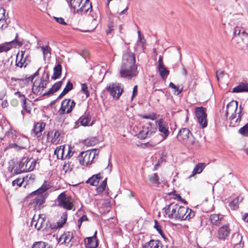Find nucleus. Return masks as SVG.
Here are the masks:
<instances>
[{
  "label": "nucleus",
  "instance_id": "obj_1",
  "mask_svg": "<svg viewBox=\"0 0 248 248\" xmlns=\"http://www.w3.org/2000/svg\"><path fill=\"white\" fill-rule=\"evenodd\" d=\"M163 210L169 218L175 220H189L195 216L191 209L174 203L164 207Z\"/></svg>",
  "mask_w": 248,
  "mask_h": 248
},
{
  "label": "nucleus",
  "instance_id": "obj_2",
  "mask_svg": "<svg viewBox=\"0 0 248 248\" xmlns=\"http://www.w3.org/2000/svg\"><path fill=\"white\" fill-rule=\"evenodd\" d=\"M135 62L136 58L134 53L128 52L123 55L120 71L122 78L131 79L137 76L138 72Z\"/></svg>",
  "mask_w": 248,
  "mask_h": 248
},
{
  "label": "nucleus",
  "instance_id": "obj_3",
  "mask_svg": "<svg viewBox=\"0 0 248 248\" xmlns=\"http://www.w3.org/2000/svg\"><path fill=\"white\" fill-rule=\"evenodd\" d=\"M70 5L75 11L81 14L86 13L92 8L90 0H71Z\"/></svg>",
  "mask_w": 248,
  "mask_h": 248
},
{
  "label": "nucleus",
  "instance_id": "obj_4",
  "mask_svg": "<svg viewBox=\"0 0 248 248\" xmlns=\"http://www.w3.org/2000/svg\"><path fill=\"white\" fill-rule=\"evenodd\" d=\"M237 107L238 102L234 100L230 102L226 107L227 110L226 112V116L228 117L230 115L229 119L231 121H233L234 119L237 117V119L235 121L236 123L240 122L241 118L242 109L241 106H240V110H239L238 112L236 113Z\"/></svg>",
  "mask_w": 248,
  "mask_h": 248
},
{
  "label": "nucleus",
  "instance_id": "obj_5",
  "mask_svg": "<svg viewBox=\"0 0 248 248\" xmlns=\"http://www.w3.org/2000/svg\"><path fill=\"white\" fill-rule=\"evenodd\" d=\"M56 202L57 203L58 206L68 210H75L74 204L73 203V199L69 195L65 194V192L61 193L56 200Z\"/></svg>",
  "mask_w": 248,
  "mask_h": 248
},
{
  "label": "nucleus",
  "instance_id": "obj_6",
  "mask_svg": "<svg viewBox=\"0 0 248 248\" xmlns=\"http://www.w3.org/2000/svg\"><path fill=\"white\" fill-rule=\"evenodd\" d=\"M31 62L29 50H21L16 55V65L20 68L26 67Z\"/></svg>",
  "mask_w": 248,
  "mask_h": 248
},
{
  "label": "nucleus",
  "instance_id": "obj_7",
  "mask_svg": "<svg viewBox=\"0 0 248 248\" xmlns=\"http://www.w3.org/2000/svg\"><path fill=\"white\" fill-rule=\"evenodd\" d=\"M49 75L46 74L45 77H43L39 80H36L33 85L32 88V92L34 93L39 95L42 94L43 91L46 86L48 82Z\"/></svg>",
  "mask_w": 248,
  "mask_h": 248
},
{
  "label": "nucleus",
  "instance_id": "obj_8",
  "mask_svg": "<svg viewBox=\"0 0 248 248\" xmlns=\"http://www.w3.org/2000/svg\"><path fill=\"white\" fill-rule=\"evenodd\" d=\"M96 150L94 149L93 150V152L86 151L81 152L78 156L79 163L83 166L90 165L96 155Z\"/></svg>",
  "mask_w": 248,
  "mask_h": 248
},
{
  "label": "nucleus",
  "instance_id": "obj_9",
  "mask_svg": "<svg viewBox=\"0 0 248 248\" xmlns=\"http://www.w3.org/2000/svg\"><path fill=\"white\" fill-rule=\"evenodd\" d=\"M195 115L200 126L202 128L206 127L207 125L206 108L202 107L196 108Z\"/></svg>",
  "mask_w": 248,
  "mask_h": 248
},
{
  "label": "nucleus",
  "instance_id": "obj_10",
  "mask_svg": "<svg viewBox=\"0 0 248 248\" xmlns=\"http://www.w3.org/2000/svg\"><path fill=\"white\" fill-rule=\"evenodd\" d=\"M47 223L44 215L40 214L38 217L34 215L31 221V226H34L37 230H41L46 228Z\"/></svg>",
  "mask_w": 248,
  "mask_h": 248
},
{
  "label": "nucleus",
  "instance_id": "obj_11",
  "mask_svg": "<svg viewBox=\"0 0 248 248\" xmlns=\"http://www.w3.org/2000/svg\"><path fill=\"white\" fill-rule=\"evenodd\" d=\"M155 124L158 131L163 134V139H166L170 135L169 126L168 123L164 118H160L155 121Z\"/></svg>",
  "mask_w": 248,
  "mask_h": 248
},
{
  "label": "nucleus",
  "instance_id": "obj_12",
  "mask_svg": "<svg viewBox=\"0 0 248 248\" xmlns=\"http://www.w3.org/2000/svg\"><path fill=\"white\" fill-rule=\"evenodd\" d=\"M106 90L113 98L116 99L119 98L123 92V88L121 87V84L119 83L110 84L106 87Z\"/></svg>",
  "mask_w": 248,
  "mask_h": 248
},
{
  "label": "nucleus",
  "instance_id": "obj_13",
  "mask_svg": "<svg viewBox=\"0 0 248 248\" xmlns=\"http://www.w3.org/2000/svg\"><path fill=\"white\" fill-rule=\"evenodd\" d=\"M76 103L74 101L70 99H65L62 102L61 107L58 112L60 114H63L65 113H69L72 111Z\"/></svg>",
  "mask_w": 248,
  "mask_h": 248
},
{
  "label": "nucleus",
  "instance_id": "obj_14",
  "mask_svg": "<svg viewBox=\"0 0 248 248\" xmlns=\"http://www.w3.org/2000/svg\"><path fill=\"white\" fill-rule=\"evenodd\" d=\"M19 162L21 164L23 172L32 170L36 165V161L34 159L27 157H23Z\"/></svg>",
  "mask_w": 248,
  "mask_h": 248
},
{
  "label": "nucleus",
  "instance_id": "obj_15",
  "mask_svg": "<svg viewBox=\"0 0 248 248\" xmlns=\"http://www.w3.org/2000/svg\"><path fill=\"white\" fill-rule=\"evenodd\" d=\"M155 132V128L152 126L151 123H147L142 127V129L139 133V138L141 139H145L149 137Z\"/></svg>",
  "mask_w": 248,
  "mask_h": 248
},
{
  "label": "nucleus",
  "instance_id": "obj_16",
  "mask_svg": "<svg viewBox=\"0 0 248 248\" xmlns=\"http://www.w3.org/2000/svg\"><path fill=\"white\" fill-rule=\"evenodd\" d=\"M231 230L229 224H225L219 228L217 237L221 240L227 239L230 235Z\"/></svg>",
  "mask_w": 248,
  "mask_h": 248
},
{
  "label": "nucleus",
  "instance_id": "obj_17",
  "mask_svg": "<svg viewBox=\"0 0 248 248\" xmlns=\"http://www.w3.org/2000/svg\"><path fill=\"white\" fill-rule=\"evenodd\" d=\"M97 231H95L92 237L86 238L85 240L86 248H96L98 246V240L96 237Z\"/></svg>",
  "mask_w": 248,
  "mask_h": 248
},
{
  "label": "nucleus",
  "instance_id": "obj_18",
  "mask_svg": "<svg viewBox=\"0 0 248 248\" xmlns=\"http://www.w3.org/2000/svg\"><path fill=\"white\" fill-rule=\"evenodd\" d=\"M46 124L45 123H37L34 125L31 134L35 137H40L42 135V132Z\"/></svg>",
  "mask_w": 248,
  "mask_h": 248
},
{
  "label": "nucleus",
  "instance_id": "obj_19",
  "mask_svg": "<svg viewBox=\"0 0 248 248\" xmlns=\"http://www.w3.org/2000/svg\"><path fill=\"white\" fill-rule=\"evenodd\" d=\"M31 195H36V197L33 198L30 202V204H33L35 207H36L37 205L40 206L45 202L46 197L44 194L42 193L35 194L32 193V192Z\"/></svg>",
  "mask_w": 248,
  "mask_h": 248
},
{
  "label": "nucleus",
  "instance_id": "obj_20",
  "mask_svg": "<svg viewBox=\"0 0 248 248\" xmlns=\"http://www.w3.org/2000/svg\"><path fill=\"white\" fill-rule=\"evenodd\" d=\"M190 134L191 133L189 129L182 128L180 130L177 135V139L180 141H186L189 139Z\"/></svg>",
  "mask_w": 248,
  "mask_h": 248
},
{
  "label": "nucleus",
  "instance_id": "obj_21",
  "mask_svg": "<svg viewBox=\"0 0 248 248\" xmlns=\"http://www.w3.org/2000/svg\"><path fill=\"white\" fill-rule=\"evenodd\" d=\"M78 121V122L84 126L92 125L93 124V122L91 123V115L89 113H85L79 118Z\"/></svg>",
  "mask_w": 248,
  "mask_h": 248
},
{
  "label": "nucleus",
  "instance_id": "obj_22",
  "mask_svg": "<svg viewBox=\"0 0 248 248\" xmlns=\"http://www.w3.org/2000/svg\"><path fill=\"white\" fill-rule=\"evenodd\" d=\"M210 220L213 225L219 226L224 220V216L220 214H213L210 216Z\"/></svg>",
  "mask_w": 248,
  "mask_h": 248
},
{
  "label": "nucleus",
  "instance_id": "obj_23",
  "mask_svg": "<svg viewBox=\"0 0 248 248\" xmlns=\"http://www.w3.org/2000/svg\"><path fill=\"white\" fill-rule=\"evenodd\" d=\"M60 135V132L59 130H56L54 131H50L47 135V138L48 140H50L51 142L53 143H57L59 140V137Z\"/></svg>",
  "mask_w": 248,
  "mask_h": 248
},
{
  "label": "nucleus",
  "instance_id": "obj_24",
  "mask_svg": "<svg viewBox=\"0 0 248 248\" xmlns=\"http://www.w3.org/2000/svg\"><path fill=\"white\" fill-rule=\"evenodd\" d=\"M205 167L206 164L204 163H198L194 167L192 171V174L189 176L188 178H190L194 176L197 174H200L202 173L203 169L205 168Z\"/></svg>",
  "mask_w": 248,
  "mask_h": 248
},
{
  "label": "nucleus",
  "instance_id": "obj_25",
  "mask_svg": "<svg viewBox=\"0 0 248 248\" xmlns=\"http://www.w3.org/2000/svg\"><path fill=\"white\" fill-rule=\"evenodd\" d=\"M162 244L158 240H151L146 243L143 248H161Z\"/></svg>",
  "mask_w": 248,
  "mask_h": 248
},
{
  "label": "nucleus",
  "instance_id": "obj_26",
  "mask_svg": "<svg viewBox=\"0 0 248 248\" xmlns=\"http://www.w3.org/2000/svg\"><path fill=\"white\" fill-rule=\"evenodd\" d=\"M102 178L101 174L99 173L97 174L93 175L86 182L87 184H89L91 186H96L98 185L99 180Z\"/></svg>",
  "mask_w": 248,
  "mask_h": 248
},
{
  "label": "nucleus",
  "instance_id": "obj_27",
  "mask_svg": "<svg viewBox=\"0 0 248 248\" xmlns=\"http://www.w3.org/2000/svg\"><path fill=\"white\" fill-rule=\"evenodd\" d=\"M62 81H60L56 83H55L52 87L49 89V90L45 93H43V96H46V95H48L49 94H52L55 92H56L57 91H58L60 88L61 87L62 85Z\"/></svg>",
  "mask_w": 248,
  "mask_h": 248
},
{
  "label": "nucleus",
  "instance_id": "obj_28",
  "mask_svg": "<svg viewBox=\"0 0 248 248\" xmlns=\"http://www.w3.org/2000/svg\"><path fill=\"white\" fill-rule=\"evenodd\" d=\"M7 27V23L5 19V11L2 8H0V29Z\"/></svg>",
  "mask_w": 248,
  "mask_h": 248
},
{
  "label": "nucleus",
  "instance_id": "obj_29",
  "mask_svg": "<svg viewBox=\"0 0 248 248\" xmlns=\"http://www.w3.org/2000/svg\"><path fill=\"white\" fill-rule=\"evenodd\" d=\"M66 151V147L64 145H61L57 147L54 151L55 155H57V158L60 159H64V157L62 156V153Z\"/></svg>",
  "mask_w": 248,
  "mask_h": 248
},
{
  "label": "nucleus",
  "instance_id": "obj_30",
  "mask_svg": "<svg viewBox=\"0 0 248 248\" xmlns=\"http://www.w3.org/2000/svg\"><path fill=\"white\" fill-rule=\"evenodd\" d=\"M248 92V83H242L232 89L233 93Z\"/></svg>",
  "mask_w": 248,
  "mask_h": 248
},
{
  "label": "nucleus",
  "instance_id": "obj_31",
  "mask_svg": "<svg viewBox=\"0 0 248 248\" xmlns=\"http://www.w3.org/2000/svg\"><path fill=\"white\" fill-rule=\"evenodd\" d=\"M51 186L47 181H45L42 186L39 188L37 190L32 192V193H42L43 194L46 195L44 194V192L47 191L50 188Z\"/></svg>",
  "mask_w": 248,
  "mask_h": 248
},
{
  "label": "nucleus",
  "instance_id": "obj_32",
  "mask_svg": "<svg viewBox=\"0 0 248 248\" xmlns=\"http://www.w3.org/2000/svg\"><path fill=\"white\" fill-rule=\"evenodd\" d=\"M62 74V66L61 64H58L56 65L53 69V75L52 77V79L56 80L58 79Z\"/></svg>",
  "mask_w": 248,
  "mask_h": 248
},
{
  "label": "nucleus",
  "instance_id": "obj_33",
  "mask_svg": "<svg viewBox=\"0 0 248 248\" xmlns=\"http://www.w3.org/2000/svg\"><path fill=\"white\" fill-rule=\"evenodd\" d=\"M99 140L95 137L88 138L84 141V144L87 146H93L96 145Z\"/></svg>",
  "mask_w": 248,
  "mask_h": 248
},
{
  "label": "nucleus",
  "instance_id": "obj_34",
  "mask_svg": "<svg viewBox=\"0 0 248 248\" xmlns=\"http://www.w3.org/2000/svg\"><path fill=\"white\" fill-rule=\"evenodd\" d=\"M158 71L163 79H166L169 74V71L164 66L157 67Z\"/></svg>",
  "mask_w": 248,
  "mask_h": 248
},
{
  "label": "nucleus",
  "instance_id": "obj_35",
  "mask_svg": "<svg viewBox=\"0 0 248 248\" xmlns=\"http://www.w3.org/2000/svg\"><path fill=\"white\" fill-rule=\"evenodd\" d=\"M44 55V59L49 58L51 56V48L48 46L40 47Z\"/></svg>",
  "mask_w": 248,
  "mask_h": 248
},
{
  "label": "nucleus",
  "instance_id": "obj_36",
  "mask_svg": "<svg viewBox=\"0 0 248 248\" xmlns=\"http://www.w3.org/2000/svg\"><path fill=\"white\" fill-rule=\"evenodd\" d=\"M159 177L156 173H153L149 176V180L153 185H158L159 184Z\"/></svg>",
  "mask_w": 248,
  "mask_h": 248
},
{
  "label": "nucleus",
  "instance_id": "obj_37",
  "mask_svg": "<svg viewBox=\"0 0 248 248\" xmlns=\"http://www.w3.org/2000/svg\"><path fill=\"white\" fill-rule=\"evenodd\" d=\"M242 239V236L238 232L234 233L232 238V242L234 245L239 244Z\"/></svg>",
  "mask_w": 248,
  "mask_h": 248
},
{
  "label": "nucleus",
  "instance_id": "obj_38",
  "mask_svg": "<svg viewBox=\"0 0 248 248\" xmlns=\"http://www.w3.org/2000/svg\"><path fill=\"white\" fill-rule=\"evenodd\" d=\"M12 43L8 42V43H5L4 44H2L0 45V53L3 52H7L9 50H10L12 47Z\"/></svg>",
  "mask_w": 248,
  "mask_h": 248
},
{
  "label": "nucleus",
  "instance_id": "obj_39",
  "mask_svg": "<svg viewBox=\"0 0 248 248\" xmlns=\"http://www.w3.org/2000/svg\"><path fill=\"white\" fill-rule=\"evenodd\" d=\"M240 199L239 197H237L236 198L233 200L229 204V206L230 208L233 210H236L238 207V203L239 200Z\"/></svg>",
  "mask_w": 248,
  "mask_h": 248
},
{
  "label": "nucleus",
  "instance_id": "obj_40",
  "mask_svg": "<svg viewBox=\"0 0 248 248\" xmlns=\"http://www.w3.org/2000/svg\"><path fill=\"white\" fill-rule=\"evenodd\" d=\"M107 178H106L103 181L101 184L97 187L96 190L98 192L102 193L105 189L107 186Z\"/></svg>",
  "mask_w": 248,
  "mask_h": 248
},
{
  "label": "nucleus",
  "instance_id": "obj_41",
  "mask_svg": "<svg viewBox=\"0 0 248 248\" xmlns=\"http://www.w3.org/2000/svg\"><path fill=\"white\" fill-rule=\"evenodd\" d=\"M239 133L245 137H248V123L239 130Z\"/></svg>",
  "mask_w": 248,
  "mask_h": 248
},
{
  "label": "nucleus",
  "instance_id": "obj_42",
  "mask_svg": "<svg viewBox=\"0 0 248 248\" xmlns=\"http://www.w3.org/2000/svg\"><path fill=\"white\" fill-rule=\"evenodd\" d=\"M233 33L235 36H241L244 35L246 31L243 28L237 27L234 29Z\"/></svg>",
  "mask_w": 248,
  "mask_h": 248
},
{
  "label": "nucleus",
  "instance_id": "obj_43",
  "mask_svg": "<svg viewBox=\"0 0 248 248\" xmlns=\"http://www.w3.org/2000/svg\"><path fill=\"white\" fill-rule=\"evenodd\" d=\"M154 228L157 230L162 238L165 239L166 237L162 230L161 226L158 225V222L156 220H155Z\"/></svg>",
  "mask_w": 248,
  "mask_h": 248
},
{
  "label": "nucleus",
  "instance_id": "obj_44",
  "mask_svg": "<svg viewBox=\"0 0 248 248\" xmlns=\"http://www.w3.org/2000/svg\"><path fill=\"white\" fill-rule=\"evenodd\" d=\"M15 170L14 171V175L18 174L23 172V170H22V168L21 167V164L20 162L15 164Z\"/></svg>",
  "mask_w": 248,
  "mask_h": 248
},
{
  "label": "nucleus",
  "instance_id": "obj_45",
  "mask_svg": "<svg viewBox=\"0 0 248 248\" xmlns=\"http://www.w3.org/2000/svg\"><path fill=\"white\" fill-rule=\"evenodd\" d=\"M15 94L16 95H17L19 98H21V101L23 103V106L24 108H26V98L25 96L24 95L21 93L19 92H16L15 93Z\"/></svg>",
  "mask_w": 248,
  "mask_h": 248
},
{
  "label": "nucleus",
  "instance_id": "obj_46",
  "mask_svg": "<svg viewBox=\"0 0 248 248\" xmlns=\"http://www.w3.org/2000/svg\"><path fill=\"white\" fill-rule=\"evenodd\" d=\"M46 243L44 242H38L33 244L32 248H46Z\"/></svg>",
  "mask_w": 248,
  "mask_h": 248
},
{
  "label": "nucleus",
  "instance_id": "obj_47",
  "mask_svg": "<svg viewBox=\"0 0 248 248\" xmlns=\"http://www.w3.org/2000/svg\"><path fill=\"white\" fill-rule=\"evenodd\" d=\"M169 87L174 89V93H176V94L178 95L181 93L182 90H179V88L174 85L172 82H170L169 84Z\"/></svg>",
  "mask_w": 248,
  "mask_h": 248
},
{
  "label": "nucleus",
  "instance_id": "obj_48",
  "mask_svg": "<svg viewBox=\"0 0 248 248\" xmlns=\"http://www.w3.org/2000/svg\"><path fill=\"white\" fill-rule=\"evenodd\" d=\"M225 73L222 71H217L216 72V77L218 81H222Z\"/></svg>",
  "mask_w": 248,
  "mask_h": 248
},
{
  "label": "nucleus",
  "instance_id": "obj_49",
  "mask_svg": "<svg viewBox=\"0 0 248 248\" xmlns=\"http://www.w3.org/2000/svg\"><path fill=\"white\" fill-rule=\"evenodd\" d=\"M81 91L85 94L86 97L89 96L90 93L88 90V86L86 84H81Z\"/></svg>",
  "mask_w": 248,
  "mask_h": 248
},
{
  "label": "nucleus",
  "instance_id": "obj_50",
  "mask_svg": "<svg viewBox=\"0 0 248 248\" xmlns=\"http://www.w3.org/2000/svg\"><path fill=\"white\" fill-rule=\"evenodd\" d=\"M63 170L65 172L70 171L72 170V168L69 162H65L62 167Z\"/></svg>",
  "mask_w": 248,
  "mask_h": 248
},
{
  "label": "nucleus",
  "instance_id": "obj_51",
  "mask_svg": "<svg viewBox=\"0 0 248 248\" xmlns=\"http://www.w3.org/2000/svg\"><path fill=\"white\" fill-rule=\"evenodd\" d=\"M16 136V131L13 130L12 129H10L8 132H7L5 134V137H11L12 139L14 138V137Z\"/></svg>",
  "mask_w": 248,
  "mask_h": 248
},
{
  "label": "nucleus",
  "instance_id": "obj_52",
  "mask_svg": "<svg viewBox=\"0 0 248 248\" xmlns=\"http://www.w3.org/2000/svg\"><path fill=\"white\" fill-rule=\"evenodd\" d=\"M23 182V180L21 179L18 178L14 180L12 182V185L13 186H21L22 183Z\"/></svg>",
  "mask_w": 248,
  "mask_h": 248
},
{
  "label": "nucleus",
  "instance_id": "obj_53",
  "mask_svg": "<svg viewBox=\"0 0 248 248\" xmlns=\"http://www.w3.org/2000/svg\"><path fill=\"white\" fill-rule=\"evenodd\" d=\"M138 33L139 43L142 46H143L145 43V40L144 38V37L141 35L140 31H138Z\"/></svg>",
  "mask_w": 248,
  "mask_h": 248
},
{
  "label": "nucleus",
  "instance_id": "obj_54",
  "mask_svg": "<svg viewBox=\"0 0 248 248\" xmlns=\"http://www.w3.org/2000/svg\"><path fill=\"white\" fill-rule=\"evenodd\" d=\"M65 151L67 152V154L65 155L64 159H69L73 155V153L72 152L71 148L69 146L68 147L67 149H66Z\"/></svg>",
  "mask_w": 248,
  "mask_h": 248
},
{
  "label": "nucleus",
  "instance_id": "obj_55",
  "mask_svg": "<svg viewBox=\"0 0 248 248\" xmlns=\"http://www.w3.org/2000/svg\"><path fill=\"white\" fill-rule=\"evenodd\" d=\"M86 220H88V217L86 215H83L81 217H80L78 221V227L79 228L81 226L82 223L84 221Z\"/></svg>",
  "mask_w": 248,
  "mask_h": 248
},
{
  "label": "nucleus",
  "instance_id": "obj_56",
  "mask_svg": "<svg viewBox=\"0 0 248 248\" xmlns=\"http://www.w3.org/2000/svg\"><path fill=\"white\" fill-rule=\"evenodd\" d=\"M142 118L144 119H150L152 120H155L157 118L155 113H152L148 115H144L142 116Z\"/></svg>",
  "mask_w": 248,
  "mask_h": 248
},
{
  "label": "nucleus",
  "instance_id": "obj_57",
  "mask_svg": "<svg viewBox=\"0 0 248 248\" xmlns=\"http://www.w3.org/2000/svg\"><path fill=\"white\" fill-rule=\"evenodd\" d=\"M9 147L10 148H15L16 150H21V149L24 148L23 146H18L17 144L16 143H12L9 144Z\"/></svg>",
  "mask_w": 248,
  "mask_h": 248
},
{
  "label": "nucleus",
  "instance_id": "obj_58",
  "mask_svg": "<svg viewBox=\"0 0 248 248\" xmlns=\"http://www.w3.org/2000/svg\"><path fill=\"white\" fill-rule=\"evenodd\" d=\"M15 168V164L13 163V162H12L8 167V170L11 173L12 175H14Z\"/></svg>",
  "mask_w": 248,
  "mask_h": 248
},
{
  "label": "nucleus",
  "instance_id": "obj_59",
  "mask_svg": "<svg viewBox=\"0 0 248 248\" xmlns=\"http://www.w3.org/2000/svg\"><path fill=\"white\" fill-rule=\"evenodd\" d=\"M54 18L56 20V21L62 24V25H66V23L64 21V19L62 17H54Z\"/></svg>",
  "mask_w": 248,
  "mask_h": 248
},
{
  "label": "nucleus",
  "instance_id": "obj_60",
  "mask_svg": "<svg viewBox=\"0 0 248 248\" xmlns=\"http://www.w3.org/2000/svg\"><path fill=\"white\" fill-rule=\"evenodd\" d=\"M73 88V84L70 82L68 81L64 89L66 90L68 92L71 91Z\"/></svg>",
  "mask_w": 248,
  "mask_h": 248
},
{
  "label": "nucleus",
  "instance_id": "obj_61",
  "mask_svg": "<svg viewBox=\"0 0 248 248\" xmlns=\"http://www.w3.org/2000/svg\"><path fill=\"white\" fill-rule=\"evenodd\" d=\"M138 86L135 85L133 89V93H132V99L137 95L138 93Z\"/></svg>",
  "mask_w": 248,
  "mask_h": 248
},
{
  "label": "nucleus",
  "instance_id": "obj_62",
  "mask_svg": "<svg viewBox=\"0 0 248 248\" xmlns=\"http://www.w3.org/2000/svg\"><path fill=\"white\" fill-rule=\"evenodd\" d=\"M67 214L66 212H64L62 217L61 218L62 219V224H64L67 220Z\"/></svg>",
  "mask_w": 248,
  "mask_h": 248
},
{
  "label": "nucleus",
  "instance_id": "obj_63",
  "mask_svg": "<svg viewBox=\"0 0 248 248\" xmlns=\"http://www.w3.org/2000/svg\"><path fill=\"white\" fill-rule=\"evenodd\" d=\"M162 66H164V64H163V58H162V57L161 56H160L159 57V59H158V66L157 67H161Z\"/></svg>",
  "mask_w": 248,
  "mask_h": 248
},
{
  "label": "nucleus",
  "instance_id": "obj_64",
  "mask_svg": "<svg viewBox=\"0 0 248 248\" xmlns=\"http://www.w3.org/2000/svg\"><path fill=\"white\" fill-rule=\"evenodd\" d=\"M243 219L245 222L248 223V213H246L243 217Z\"/></svg>",
  "mask_w": 248,
  "mask_h": 248
}]
</instances>
